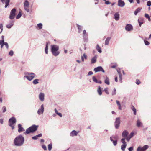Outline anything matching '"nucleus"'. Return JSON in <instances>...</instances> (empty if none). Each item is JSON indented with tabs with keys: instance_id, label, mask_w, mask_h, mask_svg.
<instances>
[{
	"instance_id": "16",
	"label": "nucleus",
	"mask_w": 151,
	"mask_h": 151,
	"mask_svg": "<svg viewBox=\"0 0 151 151\" xmlns=\"http://www.w3.org/2000/svg\"><path fill=\"white\" fill-rule=\"evenodd\" d=\"M39 98L40 100L43 101L44 99V94L42 93H40L39 95Z\"/></svg>"
},
{
	"instance_id": "41",
	"label": "nucleus",
	"mask_w": 151,
	"mask_h": 151,
	"mask_svg": "<svg viewBox=\"0 0 151 151\" xmlns=\"http://www.w3.org/2000/svg\"><path fill=\"white\" fill-rule=\"evenodd\" d=\"M42 23H40L37 24V26L40 29H41L42 28Z\"/></svg>"
},
{
	"instance_id": "14",
	"label": "nucleus",
	"mask_w": 151,
	"mask_h": 151,
	"mask_svg": "<svg viewBox=\"0 0 151 151\" xmlns=\"http://www.w3.org/2000/svg\"><path fill=\"white\" fill-rule=\"evenodd\" d=\"M14 24V21H10L9 22V24H8L7 25H6V27L10 29L13 26Z\"/></svg>"
},
{
	"instance_id": "53",
	"label": "nucleus",
	"mask_w": 151,
	"mask_h": 151,
	"mask_svg": "<svg viewBox=\"0 0 151 151\" xmlns=\"http://www.w3.org/2000/svg\"><path fill=\"white\" fill-rule=\"evenodd\" d=\"M42 147L43 148V149L45 150H47V147L45 145H42Z\"/></svg>"
},
{
	"instance_id": "10",
	"label": "nucleus",
	"mask_w": 151,
	"mask_h": 151,
	"mask_svg": "<svg viewBox=\"0 0 151 151\" xmlns=\"http://www.w3.org/2000/svg\"><path fill=\"white\" fill-rule=\"evenodd\" d=\"M93 70L96 73L99 71H102L103 73L105 72V71L103 69L102 67L101 66L95 68Z\"/></svg>"
},
{
	"instance_id": "54",
	"label": "nucleus",
	"mask_w": 151,
	"mask_h": 151,
	"mask_svg": "<svg viewBox=\"0 0 151 151\" xmlns=\"http://www.w3.org/2000/svg\"><path fill=\"white\" fill-rule=\"evenodd\" d=\"M111 137L112 138V139H117V136H112L110 137V138Z\"/></svg>"
},
{
	"instance_id": "49",
	"label": "nucleus",
	"mask_w": 151,
	"mask_h": 151,
	"mask_svg": "<svg viewBox=\"0 0 151 151\" xmlns=\"http://www.w3.org/2000/svg\"><path fill=\"white\" fill-rule=\"evenodd\" d=\"M25 10L27 12H28L29 11V7H24Z\"/></svg>"
},
{
	"instance_id": "61",
	"label": "nucleus",
	"mask_w": 151,
	"mask_h": 151,
	"mask_svg": "<svg viewBox=\"0 0 151 151\" xmlns=\"http://www.w3.org/2000/svg\"><path fill=\"white\" fill-rule=\"evenodd\" d=\"M83 58L84 57L86 59H87V56L86 55L85 53L83 54Z\"/></svg>"
},
{
	"instance_id": "25",
	"label": "nucleus",
	"mask_w": 151,
	"mask_h": 151,
	"mask_svg": "<svg viewBox=\"0 0 151 151\" xmlns=\"http://www.w3.org/2000/svg\"><path fill=\"white\" fill-rule=\"evenodd\" d=\"M104 82L106 84L108 85H109L110 84L109 78L107 76H106L105 78V79L104 80Z\"/></svg>"
},
{
	"instance_id": "57",
	"label": "nucleus",
	"mask_w": 151,
	"mask_h": 151,
	"mask_svg": "<svg viewBox=\"0 0 151 151\" xmlns=\"http://www.w3.org/2000/svg\"><path fill=\"white\" fill-rule=\"evenodd\" d=\"M129 151H132L133 150V147H130L128 149Z\"/></svg>"
},
{
	"instance_id": "31",
	"label": "nucleus",
	"mask_w": 151,
	"mask_h": 151,
	"mask_svg": "<svg viewBox=\"0 0 151 151\" xmlns=\"http://www.w3.org/2000/svg\"><path fill=\"white\" fill-rule=\"evenodd\" d=\"M77 26L79 30L78 32L79 33H80L82 31L83 27L82 26L79 25L78 24H77Z\"/></svg>"
},
{
	"instance_id": "40",
	"label": "nucleus",
	"mask_w": 151,
	"mask_h": 151,
	"mask_svg": "<svg viewBox=\"0 0 151 151\" xmlns=\"http://www.w3.org/2000/svg\"><path fill=\"white\" fill-rule=\"evenodd\" d=\"M3 26L2 24H0V34L3 31Z\"/></svg>"
},
{
	"instance_id": "44",
	"label": "nucleus",
	"mask_w": 151,
	"mask_h": 151,
	"mask_svg": "<svg viewBox=\"0 0 151 151\" xmlns=\"http://www.w3.org/2000/svg\"><path fill=\"white\" fill-rule=\"evenodd\" d=\"M119 81L120 82V83H122V75L121 74V73H119Z\"/></svg>"
},
{
	"instance_id": "1",
	"label": "nucleus",
	"mask_w": 151,
	"mask_h": 151,
	"mask_svg": "<svg viewBox=\"0 0 151 151\" xmlns=\"http://www.w3.org/2000/svg\"><path fill=\"white\" fill-rule=\"evenodd\" d=\"M24 138L21 135L17 136L14 140V143L15 146H21L24 144Z\"/></svg>"
},
{
	"instance_id": "43",
	"label": "nucleus",
	"mask_w": 151,
	"mask_h": 151,
	"mask_svg": "<svg viewBox=\"0 0 151 151\" xmlns=\"http://www.w3.org/2000/svg\"><path fill=\"white\" fill-rule=\"evenodd\" d=\"M134 132H131L129 136V137H130V138H132L134 136Z\"/></svg>"
},
{
	"instance_id": "26",
	"label": "nucleus",
	"mask_w": 151,
	"mask_h": 151,
	"mask_svg": "<svg viewBox=\"0 0 151 151\" xmlns=\"http://www.w3.org/2000/svg\"><path fill=\"white\" fill-rule=\"evenodd\" d=\"M24 7H28L29 6V3L26 0L24 3Z\"/></svg>"
},
{
	"instance_id": "13",
	"label": "nucleus",
	"mask_w": 151,
	"mask_h": 151,
	"mask_svg": "<svg viewBox=\"0 0 151 151\" xmlns=\"http://www.w3.org/2000/svg\"><path fill=\"white\" fill-rule=\"evenodd\" d=\"M125 5L124 2L122 0H119L118 1V5L120 7H123Z\"/></svg>"
},
{
	"instance_id": "37",
	"label": "nucleus",
	"mask_w": 151,
	"mask_h": 151,
	"mask_svg": "<svg viewBox=\"0 0 151 151\" xmlns=\"http://www.w3.org/2000/svg\"><path fill=\"white\" fill-rule=\"evenodd\" d=\"M22 16V14L21 13V12H20L19 14H18V15H17V16L16 17V19H19Z\"/></svg>"
},
{
	"instance_id": "47",
	"label": "nucleus",
	"mask_w": 151,
	"mask_h": 151,
	"mask_svg": "<svg viewBox=\"0 0 151 151\" xmlns=\"http://www.w3.org/2000/svg\"><path fill=\"white\" fill-rule=\"evenodd\" d=\"M116 89L115 88H114L112 92V93H111L112 95L113 96L115 95L116 94Z\"/></svg>"
},
{
	"instance_id": "3",
	"label": "nucleus",
	"mask_w": 151,
	"mask_h": 151,
	"mask_svg": "<svg viewBox=\"0 0 151 151\" xmlns=\"http://www.w3.org/2000/svg\"><path fill=\"white\" fill-rule=\"evenodd\" d=\"M38 127V126L33 125L27 128L26 129V132L24 133V134H29L30 133L33 132L37 129Z\"/></svg>"
},
{
	"instance_id": "60",
	"label": "nucleus",
	"mask_w": 151,
	"mask_h": 151,
	"mask_svg": "<svg viewBox=\"0 0 151 151\" xmlns=\"http://www.w3.org/2000/svg\"><path fill=\"white\" fill-rule=\"evenodd\" d=\"M116 102L117 104V105L118 106H119L121 105V104L120 103V102L119 101L116 100Z\"/></svg>"
},
{
	"instance_id": "50",
	"label": "nucleus",
	"mask_w": 151,
	"mask_h": 151,
	"mask_svg": "<svg viewBox=\"0 0 151 151\" xmlns=\"http://www.w3.org/2000/svg\"><path fill=\"white\" fill-rule=\"evenodd\" d=\"M4 42L3 41H0V45H1V48H2L3 47V45H4V44H3Z\"/></svg>"
},
{
	"instance_id": "39",
	"label": "nucleus",
	"mask_w": 151,
	"mask_h": 151,
	"mask_svg": "<svg viewBox=\"0 0 151 151\" xmlns=\"http://www.w3.org/2000/svg\"><path fill=\"white\" fill-rule=\"evenodd\" d=\"M125 138H123L121 140V141L123 143V145L127 144L126 142H125Z\"/></svg>"
},
{
	"instance_id": "63",
	"label": "nucleus",
	"mask_w": 151,
	"mask_h": 151,
	"mask_svg": "<svg viewBox=\"0 0 151 151\" xmlns=\"http://www.w3.org/2000/svg\"><path fill=\"white\" fill-rule=\"evenodd\" d=\"M140 83V82L139 80H137L136 83L137 85H139Z\"/></svg>"
},
{
	"instance_id": "62",
	"label": "nucleus",
	"mask_w": 151,
	"mask_h": 151,
	"mask_svg": "<svg viewBox=\"0 0 151 151\" xmlns=\"http://www.w3.org/2000/svg\"><path fill=\"white\" fill-rule=\"evenodd\" d=\"M57 114L60 117H62V114L61 113H60L58 112V113H57Z\"/></svg>"
},
{
	"instance_id": "48",
	"label": "nucleus",
	"mask_w": 151,
	"mask_h": 151,
	"mask_svg": "<svg viewBox=\"0 0 151 151\" xmlns=\"http://www.w3.org/2000/svg\"><path fill=\"white\" fill-rule=\"evenodd\" d=\"M3 44L4 45H5L7 49H8L9 48V45L7 42H4Z\"/></svg>"
},
{
	"instance_id": "27",
	"label": "nucleus",
	"mask_w": 151,
	"mask_h": 151,
	"mask_svg": "<svg viewBox=\"0 0 151 151\" xmlns=\"http://www.w3.org/2000/svg\"><path fill=\"white\" fill-rule=\"evenodd\" d=\"M110 39L111 37H109L106 39L105 43V45H109V42Z\"/></svg>"
},
{
	"instance_id": "6",
	"label": "nucleus",
	"mask_w": 151,
	"mask_h": 151,
	"mask_svg": "<svg viewBox=\"0 0 151 151\" xmlns=\"http://www.w3.org/2000/svg\"><path fill=\"white\" fill-rule=\"evenodd\" d=\"M149 148V146L147 145H145L143 147H142L139 146L137 148V151H145Z\"/></svg>"
},
{
	"instance_id": "18",
	"label": "nucleus",
	"mask_w": 151,
	"mask_h": 151,
	"mask_svg": "<svg viewBox=\"0 0 151 151\" xmlns=\"http://www.w3.org/2000/svg\"><path fill=\"white\" fill-rule=\"evenodd\" d=\"M18 132L19 133H20L24 131H25L24 128L22 127V125L20 124H18Z\"/></svg>"
},
{
	"instance_id": "56",
	"label": "nucleus",
	"mask_w": 151,
	"mask_h": 151,
	"mask_svg": "<svg viewBox=\"0 0 151 151\" xmlns=\"http://www.w3.org/2000/svg\"><path fill=\"white\" fill-rule=\"evenodd\" d=\"M105 4H111V2H109V1H105Z\"/></svg>"
},
{
	"instance_id": "8",
	"label": "nucleus",
	"mask_w": 151,
	"mask_h": 151,
	"mask_svg": "<svg viewBox=\"0 0 151 151\" xmlns=\"http://www.w3.org/2000/svg\"><path fill=\"white\" fill-rule=\"evenodd\" d=\"M16 122V118L14 117H12L10 118L9 120V125L11 126L12 125H13L15 124Z\"/></svg>"
},
{
	"instance_id": "46",
	"label": "nucleus",
	"mask_w": 151,
	"mask_h": 151,
	"mask_svg": "<svg viewBox=\"0 0 151 151\" xmlns=\"http://www.w3.org/2000/svg\"><path fill=\"white\" fill-rule=\"evenodd\" d=\"M144 42L145 44L146 45H148L150 44L149 42L147 40H144Z\"/></svg>"
},
{
	"instance_id": "20",
	"label": "nucleus",
	"mask_w": 151,
	"mask_h": 151,
	"mask_svg": "<svg viewBox=\"0 0 151 151\" xmlns=\"http://www.w3.org/2000/svg\"><path fill=\"white\" fill-rule=\"evenodd\" d=\"M114 18L116 21H118L119 19V13L116 12L115 14L114 15Z\"/></svg>"
},
{
	"instance_id": "2",
	"label": "nucleus",
	"mask_w": 151,
	"mask_h": 151,
	"mask_svg": "<svg viewBox=\"0 0 151 151\" xmlns=\"http://www.w3.org/2000/svg\"><path fill=\"white\" fill-rule=\"evenodd\" d=\"M59 47L56 45H51V52L53 55L55 56H58L60 52L58 51Z\"/></svg>"
},
{
	"instance_id": "58",
	"label": "nucleus",
	"mask_w": 151,
	"mask_h": 151,
	"mask_svg": "<svg viewBox=\"0 0 151 151\" xmlns=\"http://www.w3.org/2000/svg\"><path fill=\"white\" fill-rule=\"evenodd\" d=\"M126 138V140L127 141H129L131 138H130V137L129 136L127 137Z\"/></svg>"
},
{
	"instance_id": "15",
	"label": "nucleus",
	"mask_w": 151,
	"mask_h": 151,
	"mask_svg": "<svg viewBox=\"0 0 151 151\" xmlns=\"http://www.w3.org/2000/svg\"><path fill=\"white\" fill-rule=\"evenodd\" d=\"M138 21L139 23V26L140 27L144 22V19L141 17H139L138 20Z\"/></svg>"
},
{
	"instance_id": "55",
	"label": "nucleus",
	"mask_w": 151,
	"mask_h": 151,
	"mask_svg": "<svg viewBox=\"0 0 151 151\" xmlns=\"http://www.w3.org/2000/svg\"><path fill=\"white\" fill-rule=\"evenodd\" d=\"M93 74V72L92 71H89L88 73V76H90Z\"/></svg>"
},
{
	"instance_id": "23",
	"label": "nucleus",
	"mask_w": 151,
	"mask_h": 151,
	"mask_svg": "<svg viewBox=\"0 0 151 151\" xmlns=\"http://www.w3.org/2000/svg\"><path fill=\"white\" fill-rule=\"evenodd\" d=\"M42 134L41 133H40V134L37 135L36 136L33 137H32V138L33 140H36L38 139V137H42Z\"/></svg>"
},
{
	"instance_id": "22",
	"label": "nucleus",
	"mask_w": 151,
	"mask_h": 151,
	"mask_svg": "<svg viewBox=\"0 0 151 151\" xmlns=\"http://www.w3.org/2000/svg\"><path fill=\"white\" fill-rule=\"evenodd\" d=\"M49 42H47L46 45V46L45 49V51L46 54H47L48 53V44Z\"/></svg>"
},
{
	"instance_id": "35",
	"label": "nucleus",
	"mask_w": 151,
	"mask_h": 151,
	"mask_svg": "<svg viewBox=\"0 0 151 151\" xmlns=\"http://www.w3.org/2000/svg\"><path fill=\"white\" fill-rule=\"evenodd\" d=\"M83 38L84 40H87L88 38V34L83 35Z\"/></svg>"
},
{
	"instance_id": "4",
	"label": "nucleus",
	"mask_w": 151,
	"mask_h": 151,
	"mask_svg": "<svg viewBox=\"0 0 151 151\" xmlns=\"http://www.w3.org/2000/svg\"><path fill=\"white\" fill-rule=\"evenodd\" d=\"M25 74L26 75L24 77V78H26L29 81L32 80L35 76V74L33 73L26 72Z\"/></svg>"
},
{
	"instance_id": "34",
	"label": "nucleus",
	"mask_w": 151,
	"mask_h": 151,
	"mask_svg": "<svg viewBox=\"0 0 151 151\" xmlns=\"http://www.w3.org/2000/svg\"><path fill=\"white\" fill-rule=\"evenodd\" d=\"M110 140L113 142V145L114 146H116L117 144V140H114L113 139H112L111 137L110 138Z\"/></svg>"
},
{
	"instance_id": "5",
	"label": "nucleus",
	"mask_w": 151,
	"mask_h": 151,
	"mask_svg": "<svg viewBox=\"0 0 151 151\" xmlns=\"http://www.w3.org/2000/svg\"><path fill=\"white\" fill-rule=\"evenodd\" d=\"M16 12V9L15 8H13L11 10L9 16L10 19H13L15 18Z\"/></svg>"
},
{
	"instance_id": "7",
	"label": "nucleus",
	"mask_w": 151,
	"mask_h": 151,
	"mask_svg": "<svg viewBox=\"0 0 151 151\" xmlns=\"http://www.w3.org/2000/svg\"><path fill=\"white\" fill-rule=\"evenodd\" d=\"M120 119L119 117L116 118V120L114 122V125L115 128L117 129H118L120 124Z\"/></svg>"
},
{
	"instance_id": "33",
	"label": "nucleus",
	"mask_w": 151,
	"mask_h": 151,
	"mask_svg": "<svg viewBox=\"0 0 151 151\" xmlns=\"http://www.w3.org/2000/svg\"><path fill=\"white\" fill-rule=\"evenodd\" d=\"M127 144L122 145L121 146V149L123 151L125 150V148H126Z\"/></svg>"
},
{
	"instance_id": "42",
	"label": "nucleus",
	"mask_w": 151,
	"mask_h": 151,
	"mask_svg": "<svg viewBox=\"0 0 151 151\" xmlns=\"http://www.w3.org/2000/svg\"><path fill=\"white\" fill-rule=\"evenodd\" d=\"M132 110L134 112V114L135 115H136V109L134 106H133L132 108Z\"/></svg>"
},
{
	"instance_id": "30",
	"label": "nucleus",
	"mask_w": 151,
	"mask_h": 151,
	"mask_svg": "<svg viewBox=\"0 0 151 151\" xmlns=\"http://www.w3.org/2000/svg\"><path fill=\"white\" fill-rule=\"evenodd\" d=\"M96 49L99 53H101L102 52L101 48L99 46L98 44L96 46Z\"/></svg>"
},
{
	"instance_id": "52",
	"label": "nucleus",
	"mask_w": 151,
	"mask_h": 151,
	"mask_svg": "<svg viewBox=\"0 0 151 151\" xmlns=\"http://www.w3.org/2000/svg\"><path fill=\"white\" fill-rule=\"evenodd\" d=\"M147 5L148 6H151V1H150L147 2Z\"/></svg>"
},
{
	"instance_id": "28",
	"label": "nucleus",
	"mask_w": 151,
	"mask_h": 151,
	"mask_svg": "<svg viewBox=\"0 0 151 151\" xmlns=\"http://www.w3.org/2000/svg\"><path fill=\"white\" fill-rule=\"evenodd\" d=\"M4 2L5 4V8H6L9 5V4L10 2V0H6L5 1H4Z\"/></svg>"
},
{
	"instance_id": "29",
	"label": "nucleus",
	"mask_w": 151,
	"mask_h": 151,
	"mask_svg": "<svg viewBox=\"0 0 151 151\" xmlns=\"http://www.w3.org/2000/svg\"><path fill=\"white\" fill-rule=\"evenodd\" d=\"M97 92L98 93V94L99 95H101L102 94V92L101 91V88L100 86H99L98 87V88L97 90Z\"/></svg>"
},
{
	"instance_id": "64",
	"label": "nucleus",
	"mask_w": 151,
	"mask_h": 151,
	"mask_svg": "<svg viewBox=\"0 0 151 151\" xmlns=\"http://www.w3.org/2000/svg\"><path fill=\"white\" fill-rule=\"evenodd\" d=\"M145 17L147 18V17H150L149 15L147 14H145Z\"/></svg>"
},
{
	"instance_id": "9",
	"label": "nucleus",
	"mask_w": 151,
	"mask_h": 151,
	"mask_svg": "<svg viewBox=\"0 0 151 151\" xmlns=\"http://www.w3.org/2000/svg\"><path fill=\"white\" fill-rule=\"evenodd\" d=\"M44 111V105L42 104L37 111L38 114L39 115L42 114L43 113Z\"/></svg>"
},
{
	"instance_id": "59",
	"label": "nucleus",
	"mask_w": 151,
	"mask_h": 151,
	"mask_svg": "<svg viewBox=\"0 0 151 151\" xmlns=\"http://www.w3.org/2000/svg\"><path fill=\"white\" fill-rule=\"evenodd\" d=\"M2 109H3V112H5L6 111V108L5 106H4Z\"/></svg>"
},
{
	"instance_id": "24",
	"label": "nucleus",
	"mask_w": 151,
	"mask_h": 151,
	"mask_svg": "<svg viewBox=\"0 0 151 151\" xmlns=\"http://www.w3.org/2000/svg\"><path fill=\"white\" fill-rule=\"evenodd\" d=\"M137 125L138 127H139L140 126H142V123L139 119H138L137 121Z\"/></svg>"
},
{
	"instance_id": "51",
	"label": "nucleus",
	"mask_w": 151,
	"mask_h": 151,
	"mask_svg": "<svg viewBox=\"0 0 151 151\" xmlns=\"http://www.w3.org/2000/svg\"><path fill=\"white\" fill-rule=\"evenodd\" d=\"M13 54H14L13 51L12 50L10 51L9 52V55H10L11 56H12L13 55Z\"/></svg>"
},
{
	"instance_id": "21",
	"label": "nucleus",
	"mask_w": 151,
	"mask_h": 151,
	"mask_svg": "<svg viewBox=\"0 0 151 151\" xmlns=\"http://www.w3.org/2000/svg\"><path fill=\"white\" fill-rule=\"evenodd\" d=\"M97 58V55H96L94 57H93L91 59V63H94L96 61V59Z\"/></svg>"
},
{
	"instance_id": "19",
	"label": "nucleus",
	"mask_w": 151,
	"mask_h": 151,
	"mask_svg": "<svg viewBox=\"0 0 151 151\" xmlns=\"http://www.w3.org/2000/svg\"><path fill=\"white\" fill-rule=\"evenodd\" d=\"M92 80L94 82L96 83L99 84L102 83V82L100 80H98L95 76H93L92 77Z\"/></svg>"
},
{
	"instance_id": "36",
	"label": "nucleus",
	"mask_w": 151,
	"mask_h": 151,
	"mask_svg": "<svg viewBox=\"0 0 151 151\" xmlns=\"http://www.w3.org/2000/svg\"><path fill=\"white\" fill-rule=\"evenodd\" d=\"M52 148V143H50L48 145V148L49 151H51Z\"/></svg>"
},
{
	"instance_id": "17",
	"label": "nucleus",
	"mask_w": 151,
	"mask_h": 151,
	"mask_svg": "<svg viewBox=\"0 0 151 151\" xmlns=\"http://www.w3.org/2000/svg\"><path fill=\"white\" fill-rule=\"evenodd\" d=\"M128 134V132L127 131L125 130L123 132L122 134V137H124V138H125L127 136Z\"/></svg>"
},
{
	"instance_id": "32",
	"label": "nucleus",
	"mask_w": 151,
	"mask_h": 151,
	"mask_svg": "<svg viewBox=\"0 0 151 151\" xmlns=\"http://www.w3.org/2000/svg\"><path fill=\"white\" fill-rule=\"evenodd\" d=\"M142 9V8H137L134 11V14L135 15H137V14L139 12L141 9Z\"/></svg>"
},
{
	"instance_id": "45",
	"label": "nucleus",
	"mask_w": 151,
	"mask_h": 151,
	"mask_svg": "<svg viewBox=\"0 0 151 151\" xmlns=\"http://www.w3.org/2000/svg\"><path fill=\"white\" fill-rule=\"evenodd\" d=\"M104 91L107 94H109V92H108V88H105L104 89Z\"/></svg>"
},
{
	"instance_id": "11",
	"label": "nucleus",
	"mask_w": 151,
	"mask_h": 151,
	"mask_svg": "<svg viewBox=\"0 0 151 151\" xmlns=\"http://www.w3.org/2000/svg\"><path fill=\"white\" fill-rule=\"evenodd\" d=\"M125 30L127 31H129L133 30V26L131 24H127L125 27Z\"/></svg>"
},
{
	"instance_id": "12",
	"label": "nucleus",
	"mask_w": 151,
	"mask_h": 151,
	"mask_svg": "<svg viewBox=\"0 0 151 151\" xmlns=\"http://www.w3.org/2000/svg\"><path fill=\"white\" fill-rule=\"evenodd\" d=\"M79 132V131L77 132L75 130H73L70 133V136L73 137L77 136Z\"/></svg>"
},
{
	"instance_id": "38",
	"label": "nucleus",
	"mask_w": 151,
	"mask_h": 151,
	"mask_svg": "<svg viewBox=\"0 0 151 151\" xmlns=\"http://www.w3.org/2000/svg\"><path fill=\"white\" fill-rule=\"evenodd\" d=\"M39 80L38 79H35L33 81V83L34 84H36L39 83Z\"/></svg>"
}]
</instances>
